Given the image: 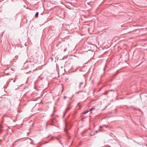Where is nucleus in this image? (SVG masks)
Masks as SVG:
<instances>
[{
  "mask_svg": "<svg viewBox=\"0 0 147 147\" xmlns=\"http://www.w3.org/2000/svg\"><path fill=\"white\" fill-rule=\"evenodd\" d=\"M65 128L64 129L65 131L67 133L68 132V129H69L72 126L71 123L69 122H66L65 123Z\"/></svg>",
  "mask_w": 147,
  "mask_h": 147,
  "instance_id": "1",
  "label": "nucleus"
},
{
  "mask_svg": "<svg viewBox=\"0 0 147 147\" xmlns=\"http://www.w3.org/2000/svg\"><path fill=\"white\" fill-rule=\"evenodd\" d=\"M55 118L54 117L53 119H51L48 121V124L50 125L55 126L54 125V124L55 123V122L54 120H55Z\"/></svg>",
  "mask_w": 147,
  "mask_h": 147,
  "instance_id": "2",
  "label": "nucleus"
},
{
  "mask_svg": "<svg viewBox=\"0 0 147 147\" xmlns=\"http://www.w3.org/2000/svg\"><path fill=\"white\" fill-rule=\"evenodd\" d=\"M71 104L70 103H69L68 104V107L65 110V111L67 112L70 109V108L69 107V105H70Z\"/></svg>",
  "mask_w": 147,
  "mask_h": 147,
  "instance_id": "3",
  "label": "nucleus"
},
{
  "mask_svg": "<svg viewBox=\"0 0 147 147\" xmlns=\"http://www.w3.org/2000/svg\"><path fill=\"white\" fill-rule=\"evenodd\" d=\"M83 84V82H80V84L79 85V88H80L82 86V85Z\"/></svg>",
  "mask_w": 147,
  "mask_h": 147,
  "instance_id": "4",
  "label": "nucleus"
},
{
  "mask_svg": "<svg viewBox=\"0 0 147 147\" xmlns=\"http://www.w3.org/2000/svg\"><path fill=\"white\" fill-rule=\"evenodd\" d=\"M38 12H37L36 13L35 15V17L36 18L38 17Z\"/></svg>",
  "mask_w": 147,
  "mask_h": 147,
  "instance_id": "5",
  "label": "nucleus"
},
{
  "mask_svg": "<svg viewBox=\"0 0 147 147\" xmlns=\"http://www.w3.org/2000/svg\"><path fill=\"white\" fill-rule=\"evenodd\" d=\"M95 109V108H94V107H92V108H91V109H90V110H89V111H92V110H93V109Z\"/></svg>",
  "mask_w": 147,
  "mask_h": 147,
  "instance_id": "6",
  "label": "nucleus"
},
{
  "mask_svg": "<svg viewBox=\"0 0 147 147\" xmlns=\"http://www.w3.org/2000/svg\"><path fill=\"white\" fill-rule=\"evenodd\" d=\"M100 131V129H99L98 130H96L95 132H94V134L96 132V133H98V131Z\"/></svg>",
  "mask_w": 147,
  "mask_h": 147,
  "instance_id": "7",
  "label": "nucleus"
},
{
  "mask_svg": "<svg viewBox=\"0 0 147 147\" xmlns=\"http://www.w3.org/2000/svg\"><path fill=\"white\" fill-rule=\"evenodd\" d=\"M89 112V111H86L84 113V114H86L87 113Z\"/></svg>",
  "mask_w": 147,
  "mask_h": 147,
  "instance_id": "8",
  "label": "nucleus"
},
{
  "mask_svg": "<svg viewBox=\"0 0 147 147\" xmlns=\"http://www.w3.org/2000/svg\"><path fill=\"white\" fill-rule=\"evenodd\" d=\"M18 57L17 56H16L14 59H18Z\"/></svg>",
  "mask_w": 147,
  "mask_h": 147,
  "instance_id": "9",
  "label": "nucleus"
},
{
  "mask_svg": "<svg viewBox=\"0 0 147 147\" xmlns=\"http://www.w3.org/2000/svg\"><path fill=\"white\" fill-rule=\"evenodd\" d=\"M48 124H47L46 126V129H47V128Z\"/></svg>",
  "mask_w": 147,
  "mask_h": 147,
  "instance_id": "10",
  "label": "nucleus"
},
{
  "mask_svg": "<svg viewBox=\"0 0 147 147\" xmlns=\"http://www.w3.org/2000/svg\"><path fill=\"white\" fill-rule=\"evenodd\" d=\"M94 134V133H92V134H90V136H92Z\"/></svg>",
  "mask_w": 147,
  "mask_h": 147,
  "instance_id": "11",
  "label": "nucleus"
},
{
  "mask_svg": "<svg viewBox=\"0 0 147 147\" xmlns=\"http://www.w3.org/2000/svg\"><path fill=\"white\" fill-rule=\"evenodd\" d=\"M67 49L65 48L64 50V52H65L66 51Z\"/></svg>",
  "mask_w": 147,
  "mask_h": 147,
  "instance_id": "12",
  "label": "nucleus"
},
{
  "mask_svg": "<svg viewBox=\"0 0 147 147\" xmlns=\"http://www.w3.org/2000/svg\"><path fill=\"white\" fill-rule=\"evenodd\" d=\"M73 96H74V95H73L72 96V97H71V98H70V99H72V98H73Z\"/></svg>",
  "mask_w": 147,
  "mask_h": 147,
  "instance_id": "13",
  "label": "nucleus"
},
{
  "mask_svg": "<svg viewBox=\"0 0 147 147\" xmlns=\"http://www.w3.org/2000/svg\"><path fill=\"white\" fill-rule=\"evenodd\" d=\"M102 128V126H100V128Z\"/></svg>",
  "mask_w": 147,
  "mask_h": 147,
  "instance_id": "14",
  "label": "nucleus"
},
{
  "mask_svg": "<svg viewBox=\"0 0 147 147\" xmlns=\"http://www.w3.org/2000/svg\"><path fill=\"white\" fill-rule=\"evenodd\" d=\"M65 115V114H64L63 115V117H64Z\"/></svg>",
  "mask_w": 147,
  "mask_h": 147,
  "instance_id": "15",
  "label": "nucleus"
},
{
  "mask_svg": "<svg viewBox=\"0 0 147 147\" xmlns=\"http://www.w3.org/2000/svg\"><path fill=\"white\" fill-rule=\"evenodd\" d=\"M66 96H64V98H65H65H66Z\"/></svg>",
  "mask_w": 147,
  "mask_h": 147,
  "instance_id": "16",
  "label": "nucleus"
},
{
  "mask_svg": "<svg viewBox=\"0 0 147 147\" xmlns=\"http://www.w3.org/2000/svg\"><path fill=\"white\" fill-rule=\"evenodd\" d=\"M79 92H76V93L77 94H78L79 93Z\"/></svg>",
  "mask_w": 147,
  "mask_h": 147,
  "instance_id": "17",
  "label": "nucleus"
},
{
  "mask_svg": "<svg viewBox=\"0 0 147 147\" xmlns=\"http://www.w3.org/2000/svg\"><path fill=\"white\" fill-rule=\"evenodd\" d=\"M107 107V106H106V107H105V108L104 109H106Z\"/></svg>",
  "mask_w": 147,
  "mask_h": 147,
  "instance_id": "18",
  "label": "nucleus"
},
{
  "mask_svg": "<svg viewBox=\"0 0 147 147\" xmlns=\"http://www.w3.org/2000/svg\"><path fill=\"white\" fill-rule=\"evenodd\" d=\"M105 68H104V71H105Z\"/></svg>",
  "mask_w": 147,
  "mask_h": 147,
  "instance_id": "19",
  "label": "nucleus"
},
{
  "mask_svg": "<svg viewBox=\"0 0 147 147\" xmlns=\"http://www.w3.org/2000/svg\"><path fill=\"white\" fill-rule=\"evenodd\" d=\"M79 103H78V105H79Z\"/></svg>",
  "mask_w": 147,
  "mask_h": 147,
  "instance_id": "20",
  "label": "nucleus"
},
{
  "mask_svg": "<svg viewBox=\"0 0 147 147\" xmlns=\"http://www.w3.org/2000/svg\"><path fill=\"white\" fill-rule=\"evenodd\" d=\"M30 139L31 140H32L30 138ZM32 141L33 142V141Z\"/></svg>",
  "mask_w": 147,
  "mask_h": 147,
  "instance_id": "21",
  "label": "nucleus"
},
{
  "mask_svg": "<svg viewBox=\"0 0 147 147\" xmlns=\"http://www.w3.org/2000/svg\"><path fill=\"white\" fill-rule=\"evenodd\" d=\"M32 144H34H34H34V143H32Z\"/></svg>",
  "mask_w": 147,
  "mask_h": 147,
  "instance_id": "22",
  "label": "nucleus"
},
{
  "mask_svg": "<svg viewBox=\"0 0 147 147\" xmlns=\"http://www.w3.org/2000/svg\"><path fill=\"white\" fill-rule=\"evenodd\" d=\"M15 80H14L13 81V82H15Z\"/></svg>",
  "mask_w": 147,
  "mask_h": 147,
  "instance_id": "23",
  "label": "nucleus"
},
{
  "mask_svg": "<svg viewBox=\"0 0 147 147\" xmlns=\"http://www.w3.org/2000/svg\"><path fill=\"white\" fill-rule=\"evenodd\" d=\"M16 142V141H15V142Z\"/></svg>",
  "mask_w": 147,
  "mask_h": 147,
  "instance_id": "24",
  "label": "nucleus"
}]
</instances>
